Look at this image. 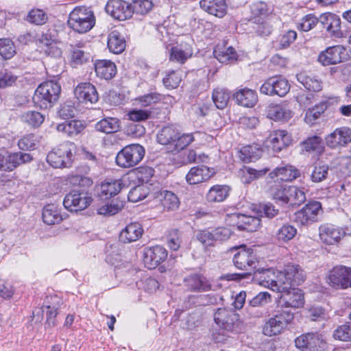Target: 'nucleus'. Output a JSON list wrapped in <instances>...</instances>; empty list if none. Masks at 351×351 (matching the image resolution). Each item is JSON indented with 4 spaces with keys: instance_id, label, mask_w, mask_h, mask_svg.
Returning a JSON list of instances; mask_svg holds the SVG:
<instances>
[{
    "instance_id": "obj_64",
    "label": "nucleus",
    "mask_w": 351,
    "mask_h": 351,
    "mask_svg": "<svg viewBox=\"0 0 351 351\" xmlns=\"http://www.w3.org/2000/svg\"><path fill=\"white\" fill-rule=\"evenodd\" d=\"M162 96L160 94L156 93H152L139 97L136 99V100L142 106L147 107L152 104L158 103L162 100Z\"/></svg>"
},
{
    "instance_id": "obj_56",
    "label": "nucleus",
    "mask_w": 351,
    "mask_h": 351,
    "mask_svg": "<svg viewBox=\"0 0 351 351\" xmlns=\"http://www.w3.org/2000/svg\"><path fill=\"white\" fill-rule=\"evenodd\" d=\"M22 119L32 127L40 126L45 120V117L37 111H27L22 115Z\"/></svg>"
},
{
    "instance_id": "obj_58",
    "label": "nucleus",
    "mask_w": 351,
    "mask_h": 351,
    "mask_svg": "<svg viewBox=\"0 0 351 351\" xmlns=\"http://www.w3.org/2000/svg\"><path fill=\"white\" fill-rule=\"evenodd\" d=\"M16 53L14 43L9 38L0 39V55L4 59H10Z\"/></svg>"
},
{
    "instance_id": "obj_37",
    "label": "nucleus",
    "mask_w": 351,
    "mask_h": 351,
    "mask_svg": "<svg viewBox=\"0 0 351 351\" xmlns=\"http://www.w3.org/2000/svg\"><path fill=\"white\" fill-rule=\"evenodd\" d=\"M108 47L109 50L116 54L121 53L125 48V41L120 32L117 30L112 31L108 38Z\"/></svg>"
},
{
    "instance_id": "obj_44",
    "label": "nucleus",
    "mask_w": 351,
    "mask_h": 351,
    "mask_svg": "<svg viewBox=\"0 0 351 351\" xmlns=\"http://www.w3.org/2000/svg\"><path fill=\"white\" fill-rule=\"evenodd\" d=\"M125 202L119 199L112 200L110 203L99 206L97 209L98 215L111 216L121 211L124 207Z\"/></svg>"
},
{
    "instance_id": "obj_17",
    "label": "nucleus",
    "mask_w": 351,
    "mask_h": 351,
    "mask_svg": "<svg viewBox=\"0 0 351 351\" xmlns=\"http://www.w3.org/2000/svg\"><path fill=\"white\" fill-rule=\"evenodd\" d=\"M237 251L233 257V263L237 269L250 270L256 268V258L252 250L241 246L237 247Z\"/></svg>"
},
{
    "instance_id": "obj_61",
    "label": "nucleus",
    "mask_w": 351,
    "mask_h": 351,
    "mask_svg": "<svg viewBox=\"0 0 351 351\" xmlns=\"http://www.w3.org/2000/svg\"><path fill=\"white\" fill-rule=\"evenodd\" d=\"M154 170L147 166H142L136 168L134 173L138 180L142 183L148 182L154 176Z\"/></svg>"
},
{
    "instance_id": "obj_38",
    "label": "nucleus",
    "mask_w": 351,
    "mask_h": 351,
    "mask_svg": "<svg viewBox=\"0 0 351 351\" xmlns=\"http://www.w3.org/2000/svg\"><path fill=\"white\" fill-rule=\"evenodd\" d=\"M56 128L58 132L73 136L80 134L85 125L79 120H71L58 124Z\"/></svg>"
},
{
    "instance_id": "obj_12",
    "label": "nucleus",
    "mask_w": 351,
    "mask_h": 351,
    "mask_svg": "<svg viewBox=\"0 0 351 351\" xmlns=\"http://www.w3.org/2000/svg\"><path fill=\"white\" fill-rule=\"evenodd\" d=\"M295 343L302 351H326L327 349L326 341L317 332L302 335L296 338Z\"/></svg>"
},
{
    "instance_id": "obj_8",
    "label": "nucleus",
    "mask_w": 351,
    "mask_h": 351,
    "mask_svg": "<svg viewBox=\"0 0 351 351\" xmlns=\"http://www.w3.org/2000/svg\"><path fill=\"white\" fill-rule=\"evenodd\" d=\"M145 149L138 144L125 146L119 151L116 157V163L123 168H130L136 165L143 158Z\"/></svg>"
},
{
    "instance_id": "obj_7",
    "label": "nucleus",
    "mask_w": 351,
    "mask_h": 351,
    "mask_svg": "<svg viewBox=\"0 0 351 351\" xmlns=\"http://www.w3.org/2000/svg\"><path fill=\"white\" fill-rule=\"evenodd\" d=\"M73 144L66 142L54 148L47 156V162L53 168L69 167L72 163Z\"/></svg>"
},
{
    "instance_id": "obj_1",
    "label": "nucleus",
    "mask_w": 351,
    "mask_h": 351,
    "mask_svg": "<svg viewBox=\"0 0 351 351\" xmlns=\"http://www.w3.org/2000/svg\"><path fill=\"white\" fill-rule=\"evenodd\" d=\"M291 275L294 280L300 282L303 280L304 271L298 265L289 264L285 266L283 271L277 272L271 268L258 269L254 272V279L260 285L277 292L280 290H286L289 283L285 281L287 278H291Z\"/></svg>"
},
{
    "instance_id": "obj_6",
    "label": "nucleus",
    "mask_w": 351,
    "mask_h": 351,
    "mask_svg": "<svg viewBox=\"0 0 351 351\" xmlns=\"http://www.w3.org/2000/svg\"><path fill=\"white\" fill-rule=\"evenodd\" d=\"M291 276V278H287L285 281L289 283L286 290H280L277 291V292L281 293L280 300L284 303L285 307L300 308L304 303V295L300 289L295 288L294 286L300 285L304 281L305 274L304 273L303 280L300 282L294 280L293 275Z\"/></svg>"
},
{
    "instance_id": "obj_4",
    "label": "nucleus",
    "mask_w": 351,
    "mask_h": 351,
    "mask_svg": "<svg viewBox=\"0 0 351 351\" xmlns=\"http://www.w3.org/2000/svg\"><path fill=\"white\" fill-rule=\"evenodd\" d=\"M93 12L86 7H76L69 14L68 25L74 31L86 33L95 25Z\"/></svg>"
},
{
    "instance_id": "obj_55",
    "label": "nucleus",
    "mask_w": 351,
    "mask_h": 351,
    "mask_svg": "<svg viewBox=\"0 0 351 351\" xmlns=\"http://www.w3.org/2000/svg\"><path fill=\"white\" fill-rule=\"evenodd\" d=\"M175 140L176 141L171 149V152H179L184 149L186 146H188L193 141L194 138L192 134H180V133L178 132Z\"/></svg>"
},
{
    "instance_id": "obj_43",
    "label": "nucleus",
    "mask_w": 351,
    "mask_h": 351,
    "mask_svg": "<svg viewBox=\"0 0 351 351\" xmlns=\"http://www.w3.org/2000/svg\"><path fill=\"white\" fill-rule=\"evenodd\" d=\"M262 154V149L256 145L243 147L239 152V158L244 162H250L258 160Z\"/></svg>"
},
{
    "instance_id": "obj_49",
    "label": "nucleus",
    "mask_w": 351,
    "mask_h": 351,
    "mask_svg": "<svg viewBox=\"0 0 351 351\" xmlns=\"http://www.w3.org/2000/svg\"><path fill=\"white\" fill-rule=\"evenodd\" d=\"M328 106V101H323L319 104L315 105L313 108H310L306 112L304 120L305 121L311 125H313L314 122L319 118L321 114L327 109Z\"/></svg>"
},
{
    "instance_id": "obj_54",
    "label": "nucleus",
    "mask_w": 351,
    "mask_h": 351,
    "mask_svg": "<svg viewBox=\"0 0 351 351\" xmlns=\"http://www.w3.org/2000/svg\"><path fill=\"white\" fill-rule=\"evenodd\" d=\"M132 14L144 15L147 14L153 7L152 0H133L130 4Z\"/></svg>"
},
{
    "instance_id": "obj_25",
    "label": "nucleus",
    "mask_w": 351,
    "mask_h": 351,
    "mask_svg": "<svg viewBox=\"0 0 351 351\" xmlns=\"http://www.w3.org/2000/svg\"><path fill=\"white\" fill-rule=\"evenodd\" d=\"M320 21L331 36L341 38L343 33L341 30V20L336 14L332 13L323 14L320 16Z\"/></svg>"
},
{
    "instance_id": "obj_10",
    "label": "nucleus",
    "mask_w": 351,
    "mask_h": 351,
    "mask_svg": "<svg viewBox=\"0 0 351 351\" xmlns=\"http://www.w3.org/2000/svg\"><path fill=\"white\" fill-rule=\"evenodd\" d=\"M322 210V204L319 202H310L294 213L293 221L300 226H308L319 221Z\"/></svg>"
},
{
    "instance_id": "obj_2",
    "label": "nucleus",
    "mask_w": 351,
    "mask_h": 351,
    "mask_svg": "<svg viewBox=\"0 0 351 351\" xmlns=\"http://www.w3.org/2000/svg\"><path fill=\"white\" fill-rule=\"evenodd\" d=\"M250 8V21L257 25L256 32L264 36L271 34L275 16L269 10L267 4L263 1H257L252 3Z\"/></svg>"
},
{
    "instance_id": "obj_36",
    "label": "nucleus",
    "mask_w": 351,
    "mask_h": 351,
    "mask_svg": "<svg viewBox=\"0 0 351 351\" xmlns=\"http://www.w3.org/2000/svg\"><path fill=\"white\" fill-rule=\"evenodd\" d=\"M296 77L308 91L319 92L322 89V82L312 74L301 72L297 74Z\"/></svg>"
},
{
    "instance_id": "obj_50",
    "label": "nucleus",
    "mask_w": 351,
    "mask_h": 351,
    "mask_svg": "<svg viewBox=\"0 0 351 351\" xmlns=\"http://www.w3.org/2000/svg\"><path fill=\"white\" fill-rule=\"evenodd\" d=\"M193 51L190 46L174 47L171 49L170 59L180 63H184L192 56Z\"/></svg>"
},
{
    "instance_id": "obj_14",
    "label": "nucleus",
    "mask_w": 351,
    "mask_h": 351,
    "mask_svg": "<svg viewBox=\"0 0 351 351\" xmlns=\"http://www.w3.org/2000/svg\"><path fill=\"white\" fill-rule=\"evenodd\" d=\"M92 197L86 192L73 191L64 197L63 204L66 209L77 212L86 209L92 203Z\"/></svg>"
},
{
    "instance_id": "obj_27",
    "label": "nucleus",
    "mask_w": 351,
    "mask_h": 351,
    "mask_svg": "<svg viewBox=\"0 0 351 351\" xmlns=\"http://www.w3.org/2000/svg\"><path fill=\"white\" fill-rule=\"evenodd\" d=\"M121 184L119 180H109L96 186L97 195L102 199L110 198L119 193Z\"/></svg>"
},
{
    "instance_id": "obj_53",
    "label": "nucleus",
    "mask_w": 351,
    "mask_h": 351,
    "mask_svg": "<svg viewBox=\"0 0 351 351\" xmlns=\"http://www.w3.org/2000/svg\"><path fill=\"white\" fill-rule=\"evenodd\" d=\"M297 234V229L292 225L284 224L278 230L276 237L278 241L287 242L293 239Z\"/></svg>"
},
{
    "instance_id": "obj_52",
    "label": "nucleus",
    "mask_w": 351,
    "mask_h": 351,
    "mask_svg": "<svg viewBox=\"0 0 351 351\" xmlns=\"http://www.w3.org/2000/svg\"><path fill=\"white\" fill-rule=\"evenodd\" d=\"M182 233L178 229H171L167 237L169 247L173 251H178L182 243Z\"/></svg>"
},
{
    "instance_id": "obj_60",
    "label": "nucleus",
    "mask_w": 351,
    "mask_h": 351,
    "mask_svg": "<svg viewBox=\"0 0 351 351\" xmlns=\"http://www.w3.org/2000/svg\"><path fill=\"white\" fill-rule=\"evenodd\" d=\"M71 53V62L75 66L88 62L90 58V54L80 47H73Z\"/></svg>"
},
{
    "instance_id": "obj_30",
    "label": "nucleus",
    "mask_w": 351,
    "mask_h": 351,
    "mask_svg": "<svg viewBox=\"0 0 351 351\" xmlns=\"http://www.w3.org/2000/svg\"><path fill=\"white\" fill-rule=\"evenodd\" d=\"M299 176V170L291 165H284L276 167L269 173L271 178H278L282 181H292Z\"/></svg>"
},
{
    "instance_id": "obj_26",
    "label": "nucleus",
    "mask_w": 351,
    "mask_h": 351,
    "mask_svg": "<svg viewBox=\"0 0 351 351\" xmlns=\"http://www.w3.org/2000/svg\"><path fill=\"white\" fill-rule=\"evenodd\" d=\"M143 233L142 226L138 222L128 224L119 234V241L123 243H130L138 240Z\"/></svg>"
},
{
    "instance_id": "obj_21",
    "label": "nucleus",
    "mask_w": 351,
    "mask_h": 351,
    "mask_svg": "<svg viewBox=\"0 0 351 351\" xmlns=\"http://www.w3.org/2000/svg\"><path fill=\"white\" fill-rule=\"evenodd\" d=\"M167 251L160 245H156L145 250L143 261L145 265L149 269H154L160 263L165 261Z\"/></svg>"
},
{
    "instance_id": "obj_48",
    "label": "nucleus",
    "mask_w": 351,
    "mask_h": 351,
    "mask_svg": "<svg viewBox=\"0 0 351 351\" xmlns=\"http://www.w3.org/2000/svg\"><path fill=\"white\" fill-rule=\"evenodd\" d=\"M160 202L164 209L167 210H173L180 206V201L177 195L169 191H164L160 194Z\"/></svg>"
},
{
    "instance_id": "obj_13",
    "label": "nucleus",
    "mask_w": 351,
    "mask_h": 351,
    "mask_svg": "<svg viewBox=\"0 0 351 351\" xmlns=\"http://www.w3.org/2000/svg\"><path fill=\"white\" fill-rule=\"evenodd\" d=\"M290 90L289 82L280 76H273L268 78L260 88V92L266 95L285 96Z\"/></svg>"
},
{
    "instance_id": "obj_22",
    "label": "nucleus",
    "mask_w": 351,
    "mask_h": 351,
    "mask_svg": "<svg viewBox=\"0 0 351 351\" xmlns=\"http://www.w3.org/2000/svg\"><path fill=\"white\" fill-rule=\"evenodd\" d=\"M346 49L341 45L328 47L318 56V61L324 66L336 64L342 62Z\"/></svg>"
},
{
    "instance_id": "obj_35",
    "label": "nucleus",
    "mask_w": 351,
    "mask_h": 351,
    "mask_svg": "<svg viewBox=\"0 0 351 351\" xmlns=\"http://www.w3.org/2000/svg\"><path fill=\"white\" fill-rule=\"evenodd\" d=\"M237 217V226L238 229L247 232H254L261 226V219L257 217L242 214L234 215Z\"/></svg>"
},
{
    "instance_id": "obj_23",
    "label": "nucleus",
    "mask_w": 351,
    "mask_h": 351,
    "mask_svg": "<svg viewBox=\"0 0 351 351\" xmlns=\"http://www.w3.org/2000/svg\"><path fill=\"white\" fill-rule=\"evenodd\" d=\"M215 174L214 169L205 165L192 167L186 176V180L189 184H197L206 182Z\"/></svg>"
},
{
    "instance_id": "obj_57",
    "label": "nucleus",
    "mask_w": 351,
    "mask_h": 351,
    "mask_svg": "<svg viewBox=\"0 0 351 351\" xmlns=\"http://www.w3.org/2000/svg\"><path fill=\"white\" fill-rule=\"evenodd\" d=\"M148 193L147 186L143 184L137 185L130 189L128 193V198L130 202L135 203L145 199Z\"/></svg>"
},
{
    "instance_id": "obj_51",
    "label": "nucleus",
    "mask_w": 351,
    "mask_h": 351,
    "mask_svg": "<svg viewBox=\"0 0 351 351\" xmlns=\"http://www.w3.org/2000/svg\"><path fill=\"white\" fill-rule=\"evenodd\" d=\"M302 145L305 151L315 152L317 154H322L324 150L323 141L317 136L308 138L302 143Z\"/></svg>"
},
{
    "instance_id": "obj_59",
    "label": "nucleus",
    "mask_w": 351,
    "mask_h": 351,
    "mask_svg": "<svg viewBox=\"0 0 351 351\" xmlns=\"http://www.w3.org/2000/svg\"><path fill=\"white\" fill-rule=\"evenodd\" d=\"M47 16L46 13L40 9H32L29 12L27 16V21L31 23L41 25L46 23Z\"/></svg>"
},
{
    "instance_id": "obj_29",
    "label": "nucleus",
    "mask_w": 351,
    "mask_h": 351,
    "mask_svg": "<svg viewBox=\"0 0 351 351\" xmlns=\"http://www.w3.org/2000/svg\"><path fill=\"white\" fill-rule=\"evenodd\" d=\"M200 7L209 14L217 17H223L227 11L226 0H201Z\"/></svg>"
},
{
    "instance_id": "obj_32",
    "label": "nucleus",
    "mask_w": 351,
    "mask_h": 351,
    "mask_svg": "<svg viewBox=\"0 0 351 351\" xmlns=\"http://www.w3.org/2000/svg\"><path fill=\"white\" fill-rule=\"evenodd\" d=\"M230 191V188L228 185H214L206 193V199L209 203L222 202L228 197Z\"/></svg>"
},
{
    "instance_id": "obj_63",
    "label": "nucleus",
    "mask_w": 351,
    "mask_h": 351,
    "mask_svg": "<svg viewBox=\"0 0 351 351\" xmlns=\"http://www.w3.org/2000/svg\"><path fill=\"white\" fill-rule=\"evenodd\" d=\"M36 136L33 134H29L19 141L18 146L22 150H33L36 147Z\"/></svg>"
},
{
    "instance_id": "obj_19",
    "label": "nucleus",
    "mask_w": 351,
    "mask_h": 351,
    "mask_svg": "<svg viewBox=\"0 0 351 351\" xmlns=\"http://www.w3.org/2000/svg\"><path fill=\"white\" fill-rule=\"evenodd\" d=\"M325 141L332 149L346 146L351 142V130L348 127L337 128L325 137Z\"/></svg>"
},
{
    "instance_id": "obj_24",
    "label": "nucleus",
    "mask_w": 351,
    "mask_h": 351,
    "mask_svg": "<svg viewBox=\"0 0 351 351\" xmlns=\"http://www.w3.org/2000/svg\"><path fill=\"white\" fill-rule=\"evenodd\" d=\"M184 283L187 289L191 291L206 292L212 289V285L209 280L204 276L199 274L186 276Z\"/></svg>"
},
{
    "instance_id": "obj_40",
    "label": "nucleus",
    "mask_w": 351,
    "mask_h": 351,
    "mask_svg": "<svg viewBox=\"0 0 351 351\" xmlns=\"http://www.w3.org/2000/svg\"><path fill=\"white\" fill-rule=\"evenodd\" d=\"M178 133L173 125L165 126L157 134L158 142L162 145H169L171 149Z\"/></svg>"
},
{
    "instance_id": "obj_3",
    "label": "nucleus",
    "mask_w": 351,
    "mask_h": 351,
    "mask_svg": "<svg viewBox=\"0 0 351 351\" xmlns=\"http://www.w3.org/2000/svg\"><path fill=\"white\" fill-rule=\"evenodd\" d=\"M60 91L61 87L58 82H45L35 90L33 101L40 108H51L58 101Z\"/></svg>"
},
{
    "instance_id": "obj_62",
    "label": "nucleus",
    "mask_w": 351,
    "mask_h": 351,
    "mask_svg": "<svg viewBox=\"0 0 351 351\" xmlns=\"http://www.w3.org/2000/svg\"><path fill=\"white\" fill-rule=\"evenodd\" d=\"M213 231H209L208 230H203L199 231L196 237L197 239L204 246H213L216 243L215 237H214Z\"/></svg>"
},
{
    "instance_id": "obj_42",
    "label": "nucleus",
    "mask_w": 351,
    "mask_h": 351,
    "mask_svg": "<svg viewBox=\"0 0 351 351\" xmlns=\"http://www.w3.org/2000/svg\"><path fill=\"white\" fill-rule=\"evenodd\" d=\"M268 171V169L256 170L248 167H244L240 169L239 173L241 182L248 184L252 181L264 176Z\"/></svg>"
},
{
    "instance_id": "obj_31",
    "label": "nucleus",
    "mask_w": 351,
    "mask_h": 351,
    "mask_svg": "<svg viewBox=\"0 0 351 351\" xmlns=\"http://www.w3.org/2000/svg\"><path fill=\"white\" fill-rule=\"evenodd\" d=\"M292 116V111L285 104H270L267 108V117L271 119L288 121Z\"/></svg>"
},
{
    "instance_id": "obj_39",
    "label": "nucleus",
    "mask_w": 351,
    "mask_h": 351,
    "mask_svg": "<svg viewBox=\"0 0 351 351\" xmlns=\"http://www.w3.org/2000/svg\"><path fill=\"white\" fill-rule=\"evenodd\" d=\"M43 220L47 225H54L62 220L60 210L55 204H48L43 209Z\"/></svg>"
},
{
    "instance_id": "obj_41",
    "label": "nucleus",
    "mask_w": 351,
    "mask_h": 351,
    "mask_svg": "<svg viewBox=\"0 0 351 351\" xmlns=\"http://www.w3.org/2000/svg\"><path fill=\"white\" fill-rule=\"evenodd\" d=\"M120 128L119 120L114 117H106L98 121L95 126L97 131L105 134L117 132Z\"/></svg>"
},
{
    "instance_id": "obj_11",
    "label": "nucleus",
    "mask_w": 351,
    "mask_h": 351,
    "mask_svg": "<svg viewBox=\"0 0 351 351\" xmlns=\"http://www.w3.org/2000/svg\"><path fill=\"white\" fill-rule=\"evenodd\" d=\"M327 282L337 289L351 287V268L343 265L334 267L328 271Z\"/></svg>"
},
{
    "instance_id": "obj_15",
    "label": "nucleus",
    "mask_w": 351,
    "mask_h": 351,
    "mask_svg": "<svg viewBox=\"0 0 351 351\" xmlns=\"http://www.w3.org/2000/svg\"><path fill=\"white\" fill-rule=\"evenodd\" d=\"M33 157L27 153L5 152L0 154V170L12 171L17 167L31 162Z\"/></svg>"
},
{
    "instance_id": "obj_18",
    "label": "nucleus",
    "mask_w": 351,
    "mask_h": 351,
    "mask_svg": "<svg viewBox=\"0 0 351 351\" xmlns=\"http://www.w3.org/2000/svg\"><path fill=\"white\" fill-rule=\"evenodd\" d=\"M106 10L114 19L124 21L132 16V10L128 2L123 0H109Z\"/></svg>"
},
{
    "instance_id": "obj_20",
    "label": "nucleus",
    "mask_w": 351,
    "mask_h": 351,
    "mask_svg": "<svg viewBox=\"0 0 351 351\" xmlns=\"http://www.w3.org/2000/svg\"><path fill=\"white\" fill-rule=\"evenodd\" d=\"M74 95L79 102L85 104H95L99 99L95 86L88 82L79 84L74 90Z\"/></svg>"
},
{
    "instance_id": "obj_5",
    "label": "nucleus",
    "mask_w": 351,
    "mask_h": 351,
    "mask_svg": "<svg viewBox=\"0 0 351 351\" xmlns=\"http://www.w3.org/2000/svg\"><path fill=\"white\" fill-rule=\"evenodd\" d=\"M293 313L288 311H276L265 321L263 333L267 337L278 335L284 332L293 320Z\"/></svg>"
},
{
    "instance_id": "obj_45",
    "label": "nucleus",
    "mask_w": 351,
    "mask_h": 351,
    "mask_svg": "<svg viewBox=\"0 0 351 351\" xmlns=\"http://www.w3.org/2000/svg\"><path fill=\"white\" fill-rule=\"evenodd\" d=\"M287 203L290 205H300L306 200V194L303 189L295 186H287Z\"/></svg>"
},
{
    "instance_id": "obj_47",
    "label": "nucleus",
    "mask_w": 351,
    "mask_h": 351,
    "mask_svg": "<svg viewBox=\"0 0 351 351\" xmlns=\"http://www.w3.org/2000/svg\"><path fill=\"white\" fill-rule=\"evenodd\" d=\"M214 54L215 58L221 63L227 64L236 60L237 58V53L232 47L221 48L217 46L214 50Z\"/></svg>"
},
{
    "instance_id": "obj_46",
    "label": "nucleus",
    "mask_w": 351,
    "mask_h": 351,
    "mask_svg": "<svg viewBox=\"0 0 351 351\" xmlns=\"http://www.w3.org/2000/svg\"><path fill=\"white\" fill-rule=\"evenodd\" d=\"M230 93L224 88H217L213 90L212 99L219 109H224L230 100Z\"/></svg>"
},
{
    "instance_id": "obj_33",
    "label": "nucleus",
    "mask_w": 351,
    "mask_h": 351,
    "mask_svg": "<svg viewBox=\"0 0 351 351\" xmlns=\"http://www.w3.org/2000/svg\"><path fill=\"white\" fill-rule=\"evenodd\" d=\"M95 69L97 76L101 79L110 80L117 73L116 65L110 60H97Z\"/></svg>"
},
{
    "instance_id": "obj_16",
    "label": "nucleus",
    "mask_w": 351,
    "mask_h": 351,
    "mask_svg": "<svg viewBox=\"0 0 351 351\" xmlns=\"http://www.w3.org/2000/svg\"><path fill=\"white\" fill-rule=\"evenodd\" d=\"M346 235V232L333 224H322L319 228V236L322 243L328 245L338 244Z\"/></svg>"
},
{
    "instance_id": "obj_34",
    "label": "nucleus",
    "mask_w": 351,
    "mask_h": 351,
    "mask_svg": "<svg viewBox=\"0 0 351 351\" xmlns=\"http://www.w3.org/2000/svg\"><path fill=\"white\" fill-rule=\"evenodd\" d=\"M237 102L243 106L252 108L258 101V95L255 90L244 88L234 94Z\"/></svg>"
},
{
    "instance_id": "obj_9",
    "label": "nucleus",
    "mask_w": 351,
    "mask_h": 351,
    "mask_svg": "<svg viewBox=\"0 0 351 351\" xmlns=\"http://www.w3.org/2000/svg\"><path fill=\"white\" fill-rule=\"evenodd\" d=\"M215 324L223 330L237 332L241 329L239 315L235 311L226 308H219L214 314Z\"/></svg>"
},
{
    "instance_id": "obj_28",
    "label": "nucleus",
    "mask_w": 351,
    "mask_h": 351,
    "mask_svg": "<svg viewBox=\"0 0 351 351\" xmlns=\"http://www.w3.org/2000/svg\"><path fill=\"white\" fill-rule=\"evenodd\" d=\"M269 141L271 149L279 152L291 144V138L287 131L276 130L269 135Z\"/></svg>"
}]
</instances>
